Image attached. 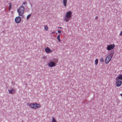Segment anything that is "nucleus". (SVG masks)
I'll use <instances>...</instances> for the list:
<instances>
[{"label": "nucleus", "instance_id": "nucleus-1", "mask_svg": "<svg viewBox=\"0 0 122 122\" xmlns=\"http://www.w3.org/2000/svg\"><path fill=\"white\" fill-rule=\"evenodd\" d=\"M116 82L115 83L117 87L120 86L122 84V74L119 75L116 78Z\"/></svg>", "mask_w": 122, "mask_h": 122}, {"label": "nucleus", "instance_id": "nucleus-2", "mask_svg": "<svg viewBox=\"0 0 122 122\" xmlns=\"http://www.w3.org/2000/svg\"><path fill=\"white\" fill-rule=\"evenodd\" d=\"M72 15V13L70 11L67 12L65 15L64 20L66 22H67L70 20Z\"/></svg>", "mask_w": 122, "mask_h": 122}, {"label": "nucleus", "instance_id": "nucleus-3", "mask_svg": "<svg viewBox=\"0 0 122 122\" xmlns=\"http://www.w3.org/2000/svg\"><path fill=\"white\" fill-rule=\"evenodd\" d=\"M25 8L23 6H21L20 8L17 10V12L19 14V16H22L24 13Z\"/></svg>", "mask_w": 122, "mask_h": 122}, {"label": "nucleus", "instance_id": "nucleus-4", "mask_svg": "<svg viewBox=\"0 0 122 122\" xmlns=\"http://www.w3.org/2000/svg\"><path fill=\"white\" fill-rule=\"evenodd\" d=\"M29 106L32 108L37 109L40 107L41 105L38 104L32 103L30 104Z\"/></svg>", "mask_w": 122, "mask_h": 122}, {"label": "nucleus", "instance_id": "nucleus-5", "mask_svg": "<svg viewBox=\"0 0 122 122\" xmlns=\"http://www.w3.org/2000/svg\"><path fill=\"white\" fill-rule=\"evenodd\" d=\"M113 56V54L110 53L106 57L105 60L106 64H108L111 60Z\"/></svg>", "mask_w": 122, "mask_h": 122}, {"label": "nucleus", "instance_id": "nucleus-6", "mask_svg": "<svg viewBox=\"0 0 122 122\" xmlns=\"http://www.w3.org/2000/svg\"><path fill=\"white\" fill-rule=\"evenodd\" d=\"M58 61L57 60L56 61H55L54 62H55L52 61H50L48 64V66L51 67H52L54 66H56L55 62L57 63L58 62Z\"/></svg>", "mask_w": 122, "mask_h": 122}, {"label": "nucleus", "instance_id": "nucleus-7", "mask_svg": "<svg viewBox=\"0 0 122 122\" xmlns=\"http://www.w3.org/2000/svg\"><path fill=\"white\" fill-rule=\"evenodd\" d=\"M115 47V45L114 44H111L109 45H107V49L108 51L113 49Z\"/></svg>", "mask_w": 122, "mask_h": 122}, {"label": "nucleus", "instance_id": "nucleus-8", "mask_svg": "<svg viewBox=\"0 0 122 122\" xmlns=\"http://www.w3.org/2000/svg\"><path fill=\"white\" fill-rule=\"evenodd\" d=\"M21 20V17L19 16H17L16 17L15 19V22L17 23H20Z\"/></svg>", "mask_w": 122, "mask_h": 122}, {"label": "nucleus", "instance_id": "nucleus-9", "mask_svg": "<svg viewBox=\"0 0 122 122\" xmlns=\"http://www.w3.org/2000/svg\"><path fill=\"white\" fill-rule=\"evenodd\" d=\"M45 51L47 53H51L53 52V51L51 50L50 48L48 47H47L45 49Z\"/></svg>", "mask_w": 122, "mask_h": 122}, {"label": "nucleus", "instance_id": "nucleus-10", "mask_svg": "<svg viewBox=\"0 0 122 122\" xmlns=\"http://www.w3.org/2000/svg\"><path fill=\"white\" fill-rule=\"evenodd\" d=\"M15 89L12 88L10 90H8L9 93L11 94H13L15 93Z\"/></svg>", "mask_w": 122, "mask_h": 122}, {"label": "nucleus", "instance_id": "nucleus-11", "mask_svg": "<svg viewBox=\"0 0 122 122\" xmlns=\"http://www.w3.org/2000/svg\"><path fill=\"white\" fill-rule=\"evenodd\" d=\"M67 0H63V4L65 7H66L67 5Z\"/></svg>", "mask_w": 122, "mask_h": 122}, {"label": "nucleus", "instance_id": "nucleus-12", "mask_svg": "<svg viewBox=\"0 0 122 122\" xmlns=\"http://www.w3.org/2000/svg\"><path fill=\"white\" fill-rule=\"evenodd\" d=\"M95 64L96 65H97L98 63V59H96L95 61Z\"/></svg>", "mask_w": 122, "mask_h": 122}, {"label": "nucleus", "instance_id": "nucleus-13", "mask_svg": "<svg viewBox=\"0 0 122 122\" xmlns=\"http://www.w3.org/2000/svg\"><path fill=\"white\" fill-rule=\"evenodd\" d=\"M44 29L45 31H47L48 30V28L47 25H45L44 26Z\"/></svg>", "mask_w": 122, "mask_h": 122}, {"label": "nucleus", "instance_id": "nucleus-14", "mask_svg": "<svg viewBox=\"0 0 122 122\" xmlns=\"http://www.w3.org/2000/svg\"><path fill=\"white\" fill-rule=\"evenodd\" d=\"M52 119L51 122H56V121L54 117H53Z\"/></svg>", "mask_w": 122, "mask_h": 122}, {"label": "nucleus", "instance_id": "nucleus-15", "mask_svg": "<svg viewBox=\"0 0 122 122\" xmlns=\"http://www.w3.org/2000/svg\"><path fill=\"white\" fill-rule=\"evenodd\" d=\"M57 39L59 41H61V39L60 38V35H58L57 37Z\"/></svg>", "mask_w": 122, "mask_h": 122}, {"label": "nucleus", "instance_id": "nucleus-16", "mask_svg": "<svg viewBox=\"0 0 122 122\" xmlns=\"http://www.w3.org/2000/svg\"><path fill=\"white\" fill-rule=\"evenodd\" d=\"M31 16V14H29L27 16V20L28 19L30 18V16Z\"/></svg>", "mask_w": 122, "mask_h": 122}, {"label": "nucleus", "instance_id": "nucleus-17", "mask_svg": "<svg viewBox=\"0 0 122 122\" xmlns=\"http://www.w3.org/2000/svg\"><path fill=\"white\" fill-rule=\"evenodd\" d=\"M100 61L101 62H103L104 61V60L103 58H101L100 59Z\"/></svg>", "mask_w": 122, "mask_h": 122}, {"label": "nucleus", "instance_id": "nucleus-18", "mask_svg": "<svg viewBox=\"0 0 122 122\" xmlns=\"http://www.w3.org/2000/svg\"><path fill=\"white\" fill-rule=\"evenodd\" d=\"M9 4V10H10L11 8V3H10Z\"/></svg>", "mask_w": 122, "mask_h": 122}, {"label": "nucleus", "instance_id": "nucleus-19", "mask_svg": "<svg viewBox=\"0 0 122 122\" xmlns=\"http://www.w3.org/2000/svg\"><path fill=\"white\" fill-rule=\"evenodd\" d=\"M119 35L120 36H122V31H121L120 33L119 34Z\"/></svg>", "mask_w": 122, "mask_h": 122}, {"label": "nucleus", "instance_id": "nucleus-20", "mask_svg": "<svg viewBox=\"0 0 122 122\" xmlns=\"http://www.w3.org/2000/svg\"><path fill=\"white\" fill-rule=\"evenodd\" d=\"M26 4V2H24L23 3L22 5H25Z\"/></svg>", "mask_w": 122, "mask_h": 122}, {"label": "nucleus", "instance_id": "nucleus-21", "mask_svg": "<svg viewBox=\"0 0 122 122\" xmlns=\"http://www.w3.org/2000/svg\"><path fill=\"white\" fill-rule=\"evenodd\" d=\"M58 32L59 33H60L61 32V31L60 30H58Z\"/></svg>", "mask_w": 122, "mask_h": 122}, {"label": "nucleus", "instance_id": "nucleus-22", "mask_svg": "<svg viewBox=\"0 0 122 122\" xmlns=\"http://www.w3.org/2000/svg\"><path fill=\"white\" fill-rule=\"evenodd\" d=\"M120 95L122 97V93L120 94Z\"/></svg>", "mask_w": 122, "mask_h": 122}, {"label": "nucleus", "instance_id": "nucleus-23", "mask_svg": "<svg viewBox=\"0 0 122 122\" xmlns=\"http://www.w3.org/2000/svg\"><path fill=\"white\" fill-rule=\"evenodd\" d=\"M55 33V32H52V34H53V33Z\"/></svg>", "mask_w": 122, "mask_h": 122}, {"label": "nucleus", "instance_id": "nucleus-24", "mask_svg": "<svg viewBox=\"0 0 122 122\" xmlns=\"http://www.w3.org/2000/svg\"><path fill=\"white\" fill-rule=\"evenodd\" d=\"M60 28H61H61H62V27H60Z\"/></svg>", "mask_w": 122, "mask_h": 122}]
</instances>
